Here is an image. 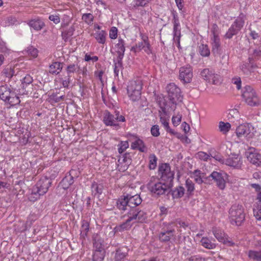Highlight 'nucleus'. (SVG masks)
I'll list each match as a JSON object with an SVG mask.
<instances>
[{
  "label": "nucleus",
  "mask_w": 261,
  "mask_h": 261,
  "mask_svg": "<svg viewBox=\"0 0 261 261\" xmlns=\"http://www.w3.org/2000/svg\"><path fill=\"white\" fill-rule=\"evenodd\" d=\"M142 201L141 198L138 194L131 195L129 194L121 196L117 200L116 206L121 211H125L129 207V211L136 210L138 212L143 211L137 206L140 205Z\"/></svg>",
  "instance_id": "nucleus-1"
},
{
  "label": "nucleus",
  "mask_w": 261,
  "mask_h": 261,
  "mask_svg": "<svg viewBox=\"0 0 261 261\" xmlns=\"http://www.w3.org/2000/svg\"><path fill=\"white\" fill-rule=\"evenodd\" d=\"M127 216L128 219L125 222L117 226L115 228L116 231H122L129 229L132 225V224H131L132 221H133V223H143L145 222V220L147 219V214L144 211L138 212L136 210L128 211Z\"/></svg>",
  "instance_id": "nucleus-2"
},
{
  "label": "nucleus",
  "mask_w": 261,
  "mask_h": 261,
  "mask_svg": "<svg viewBox=\"0 0 261 261\" xmlns=\"http://www.w3.org/2000/svg\"><path fill=\"white\" fill-rule=\"evenodd\" d=\"M51 184V179L46 177L41 178L32 189L30 198L31 200H35L39 198L40 196L45 194L48 191Z\"/></svg>",
  "instance_id": "nucleus-3"
},
{
  "label": "nucleus",
  "mask_w": 261,
  "mask_h": 261,
  "mask_svg": "<svg viewBox=\"0 0 261 261\" xmlns=\"http://www.w3.org/2000/svg\"><path fill=\"white\" fill-rule=\"evenodd\" d=\"M0 98L12 106L18 105L20 102L15 90L6 85L0 86Z\"/></svg>",
  "instance_id": "nucleus-4"
},
{
  "label": "nucleus",
  "mask_w": 261,
  "mask_h": 261,
  "mask_svg": "<svg viewBox=\"0 0 261 261\" xmlns=\"http://www.w3.org/2000/svg\"><path fill=\"white\" fill-rule=\"evenodd\" d=\"M125 118L124 116L119 115V112L115 111L114 115L108 111H105L103 113V122L107 126H113L116 129L120 127L119 122H125Z\"/></svg>",
  "instance_id": "nucleus-5"
},
{
  "label": "nucleus",
  "mask_w": 261,
  "mask_h": 261,
  "mask_svg": "<svg viewBox=\"0 0 261 261\" xmlns=\"http://www.w3.org/2000/svg\"><path fill=\"white\" fill-rule=\"evenodd\" d=\"M230 221L232 224L240 226L245 220L244 208L242 205L234 204L229 211Z\"/></svg>",
  "instance_id": "nucleus-6"
},
{
  "label": "nucleus",
  "mask_w": 261,
  "mask_h": 261,
  "mask_svg": "<svg viewBox=\"0 0 261 261\" xmlns=\"http://www.w3.org/2000/svg\"><path fill=\"white\" fill-rule=\"evenodd\" d=\"M148 190L154 196L163 195L169 189V187L152 177L147 185Z\"/></svg>",
  "instance_id": "nucleus-7"
},
{
  "label": "nucleus",
  "mask_w": 261,
  "mask_h": 261,
  "mask_svg": "<svg viewBox=\"0 0 261 261\" xmlns=\"http://www.w3.org/2000/svg\"><path fill=\"white\" fill-rule=\"evenodd\" d=\"M142 88V83L139 79L132 80L129 82L127 92L128 97L132 101H136L140 98Z\"/></svg>",
  "instance_id": "nucleus-8"
},
{
  "label": "nucleus",
  "mask_w": 261,
  "mask_h": 261,
  "mask_svg": "<svg viewBox=\"0 0 261 261\" xmlns=\"http://www.w3.org/2000/svg\"><path fill=\"white\" fill-rule=\"evenodd\" d=\"M242 96L245 102L250 106H257L259 103L258 98L255 92L250 86H246L244 88Z\"/></svg>",
  "instance_id": "nucleus-9"
},
{
  "label": "nucleus",
  "mask_w": 261,
  "mask_h": 261,
  "mask_svg": "<svg viewBox=\"0 0 261 261\" xmlns=\"http://www.w3.org/2000/svg\"><path fill=\"white\" fill-rule=\"evenodd\" d=\"M166 90L169 99L173 104H176L177 102L181 101L180 89L175 84H168Z\"/></svg>",
  "instance_id": "nucleus-10"
},
{
  "label": "nucleus",
  "mask_w": 261,
  "mask_h": 261,
  "mask_svg": "<svg viewBox=\"0 0 261 261\" xmlns=\"http://www.w3.org/2000/svg\"><path fill=\"white\" fill-rule=\"evenodd\" d=\"M244 24V21L243 18L239 17L235 20L234 22L228 29L227 32L224 35L226 39H231L233 36L238 34L239 32L242 29Z\"/></svg>",
  "instance_id": "nucleus-11"
},
{
  "label": "nucleus",
  "mask_w": 261,
  "mask_h": 261,
  "mask_svg": "<svg viewBox=\"0 0 261 261\" xmlns=\"http://www.w3.org/2000/svg\"><path fill=\"white\" fill-rule=\"evenodd\" d=\"M253 128L249 124H241L237 127L236 133L237 137L239 138H251L254 134L252 132Z\"/></svg>",
  "instance_id": "nucleus-12"
},
{
  "label": "nucleus",
  "mask_w": 261,
  "mask_h": 261,
  "mask_svg": "<svg viewBox=\"0 0 261 261\" xmlns=\"http://www.w3.org/2000/svg\"><path fill=\"white\" fill-rule=\"evenodd\" d=\"M201 75L204 80L214 85H217L220 83V75L215 74L213 70H210L208 68L202 70L201 72Z\"/></svg>",
  "instance_id": "nucleus-13"
},
{
  "label": "nucleus",
  "mask_w": 261,
  "mask_h": 261,
  "mask_svg": "<svg viewBox=\"0 0 261 261\" xmlns=\"http://www.w3.org/2000/svg\"><path fill=\"white\" fill-rule=\"evenodd\" d=\"M226 174L223 172L213 171L207 177V178H212V179L216 183L217 187L221 190H223L226 185L225 178Z\"/></svg>",
  "instance_id": "nucleus-14"
},
{
  "label": "nucleus",
  "mask_w": 261,
  "mask_h": 261,
  "mask_svg": "<svg viewBox=\"0 0 261 261\" xmlns=\"http://www.w3.org/2000/svg\"><path fill=\"white\" fill-rule=\"evenodd\" d=\"M159 174H161V178L167 181L171 182L174 178V173L171 171L169 164H162L159 166Z\"/></svg>",
  "instance_id": "nucleus-15"
},
{
  "label": "nucleus",
  "mask_w": 261,
  "mask_h": 261,
  "mask_svg": "<svg viewBox=\"0 0 261 261\" xmlns=\"http://www.w3.org/2000/svg\"><path fill=\"white\" fill-rule=\"evenodd\" d=\"M213 233L218 241L223 243L227 246L232 247L237 245V243L233 242L231 239L226 237L225 233L221 230L216 228H213Z\"/></svg>",
  "instance_id": "nucleus-16"
},
{
  "label": "nucleus",
  "mask_w": 261,
  "mask_h": 261,
  "mask_svg": "<svg viewBox=\"0 0 261 261\" xmlns=\"http://www.w3.org/2000/svg\"><path fill=\"white\" fill-rule=\"evenodd\" d=\"M158 103L160 108V110H159L160 121L166 129L167 131H168L170 128L169 122L167 119L163 116V114L165 115H167V111L166 109V102L164 98L160 97L158 100Z\"/></svg>",
  "instance_id": "nucleus-17"
},
{
  "label": "nucleus",
  "mask_w": 261,
  "mask_h": 261,
  "mask_svg": "<svg viewBox=\"0 0 261 261\" xmlns=\"http://www.w3.org/2000/svg\"><path fill=\"white\" fill-rule=\"evenodd\" d=\"M193 77L192 68L190 65L181 67L179 71V78L184 83H189Z\"/></svg>",
  "instance_id": "nucleus-18"
},
{
  "label": "nucleus",
  "mask_w": 261,
  "mask_h": 261,
  "mask_svg": "<svg viewBox=\"0 0 261 261\" xmlns=\"http://www.w3.org/2000/svg\"><path fill=\"white\" fill-rule=\"evenodd\" d=\"M247 158L248 161L256 167L261 166V154L254 148H250L247 152Z\"/></svg>",
  "instance_id": "nucleus-19"
},
{
  "label": "nucleus",
  "mask_w": 261,
  "mask_h": 261,
  "mask_svg": "<svg viewBox=\"0 0 261 261\" xmlns=\"http://www.w3.org/2000/svg\"><path fill=\"white\" fill-rule=\"evenodd\" d=\"M217 28L216 24H214L213 30L212 31L213 37L212 38V53L216 55L219 54L220 50V39L218 35L215 32V30Z\"/></svg>",
  "instance_id": "nucleus-20"
},
{
  "label": "nucleus",
  "mask_w": 261,
  "mask_h": 261,
  "mask_svg": "<svg viewBox=\"0 0 261 261\" xmlns=\"http://www.w3.org/2000/svg\"><path fill=\"white\" fill-rule=\"evenodd\" d=\"M115 48L116 49V51L118 54L117 59H118V65H121L125 50L124 47V41L122 39L119 38L118 42L115 45Z\"/></svg>",
  "instance_id": "nucleus-21"
},
{
  "label": "nucleus",
  "mask_w": 261,
  "mask_h": 261,
  "mask_svg": "<svg viewBox=\"0 0 261 261\" xmlns=\"http://www.w3.org/2000/svg\"><path fill=\"white\" fill-rule=\"evenodd\" d=\"M223 163L227 166L235 168L240 167L242 164L241 158L239 155L237 154L229 156L227 159L225 160V161L223 162Z\"/></svg>",
  "instance_id": "nucleus-22"
},
{
  "label": "nucleus",
  "mask_w": 261,
  "mask_h": 261,
  "mask_svg": "<svg viewBox=\"0 0 261 261\" xmlns=\"http://www.w3.org/2000/svg\"><path fill=\"white\" fill-rule=\"evenodd\" d=\"M27 24L29 27L37 31L41 30L45 27L44 22L39 18L32 19L28 21Z\"/></svg>",
  "instance_id": "nucleus-23"
},
{
  "label": "nucleus",
  "mask_w": 261,
  "mask_h": 261,
  "mask_svg": "<svg viewBox=\"0 0 261 261\" xmlns=\"http://www.w3.org/2000/svg\"><path fill=\"white\" fill-rule=\"evenodd\" d=\"M103 240L97 233L93 236V250H105L103 248Z\"/></svg>",
  "instance_id": "nucleus-24"
},
{
  "label": "nucleus",
  "mask_w": 261,
  "mask_h": 261,
  "mask_svg": "<svg viewBox=\"0 0 261 261\" xmlns=\"http://www.w3.org/2000/svg\"><path fill=\"white\" fill-rule=\"evenodd\" d=\"M72 172V171H70L69 175L65 176L60 184L64 190L68 189L74 182L73 177L71 175Z\"/></svg>",
  "instance_id": "nucleus-25"
},
{
  "label": "nucleus",
  "mask_w": 261,
  "mask_h": 261,
  "mask_svg": "<svg viewBox=\"0 0 261 261\" xmlns=\"http://www.w3.org/2000/svg\"><path fill=\"white\" fill-rule=\"evenodd\" d=\"M131 147L133 149H137L140 151L142 152L147 151V148L144 145L143 141L140 139H138L135 141L133 142L131 144Z\"/></svg>",
  "instance_id": "nucleus-26"
},
{
  "label": "nucleus",
  "mask_w": 261,
  "mask_h": 261,
  "mask_svg": "<svg viewBox=\"0 0 261 261\" xmlns=\"http://www.w3.org/2000/svg\"><path fill=\"white\" fill-rule=\"evenodd\" d=\"M62 68V63L55 62L49 66V72L53 74H58L61 71Z\"/></svg>",
  "instance_id": "nucleus-27"
},
{
  "label": "nucleus",
  "mask_w": 261,
  "mask_h": 261,
  "mask_svg": "<svg viewBox=\"0 0 261 261\" xmlns=\"http://www.w3.org/2000/svg\"><path fill=\"white\" fill-rule=\"evenodd\" d=\"M248 256L253 261H261V250H250L248 252Z\"/></svg>",
  "instance_id": "nucleus-28"
},
{
  "label": "nucleus",
  "mask_w": 261,
  "mask_h": 261,
  "mask_svg": "<svg viewBox=\"0 0 261 261\" xmlns=\"http://www.w3.org/2000/svg\"><path fill=\"white\" fill-rule=\"evenodd\" d=\"M174 229L162 232L159 235V239L162 242H166L170 241L171 238L173 236Z\"/></svg>",
  "instance_id": "nucleus-29"
},
{
  "label": "nucleus",
  "mask_w": 261,
  "mask_h": 261,
  "mask_svg": "<svg viewBox=\"0 0 261 261\" xmlns=\"http://www.w3.org/2000/svg\"><path fill=\"white\" fill-rule=\"evenodd\" d=\"M89 230V223L88 221L83 220L82 221V224L81 228V234L80 237L85 239L87 236L88 232Z\"/></svg>",
  "instance_id": "nucleus-30"
},
{
  "label": "nucleus",
  "mask_w": 261,
  "mask_h": 261,
  "mask_svg": "<svg viewBox=\"0 0 261 261\" xmlns=\"http://www.w3.org/2000/svg\"><path fill=\"white\" fill-rule=\"evenodd\" d=\"M91 190L92 194L95 196H99L102 192L103 186L100 184L94 182L91 185Z\"/></svg>",
  "instance_id": "nucleus-31"
},
{
  "label": "nucleus",
  "mask_w": 261,
  "mask_h": 261,
  "mask_svg": "<svg viewBox=\"0 0 261 261\" xmlns=\"http://www.w3.org/2000/svg\"><path fill=\"white\" fill-rule=\"evenodd\" d=\"M105 250H93V261H102L105 257Z\"/></svg>",
  "instance_id": "nucleus-32"
},
{
  "label": "nucleus",
  "mask_w": 261,
  "mask_h": 261,
  "mask_svg": "<svg viewBox=\"0 0 261 261\" xmlns=\"http://www.w3.org/2000/svg\"><path fill=\"white\" fill-rule=\"evenodd\" d=\"M107 33L104 31L96 32L94 34V38L99 43L104 44L106 42Z\"/></svg>",
  "instance_id": "nucleus-33"
},
{
  "label": "nucleus",
  "mask_w": 261,
  "mask_h": 261,
  "mask_svg": "<svg viewBox=\"0 0 261 261\" xmlns=\"http://www.w3.org/2000/svg\"><path fill=\"white\" fill-rule=\"evenodd\" d=\"M199 54L202 57H208L210 55V50L206 44H201L198 47Z\"/></svg>",
  "instance_id": "nucleus-34"
},
{
  "label": "nucleus",
  "mask_w": 261,
  "mask_h": 261,
  "mask_svg": "<svg viewBox=\"0 0 261 261\" xmlns=\"http://www.w3.org/2000/svg\"><path fill=\"white\" fill-rule=\"evenodd\" d=\"M185 193V189L182 187H178L172 191L173 198H178L183 196Z\"/></svg>",
  "instance_id": "nucleus-35"
},
{
  "label": "nucleus",
  "mask_w": 261,
  "mask_h": 261,
  "mask_svg": "<svg viewBox=\"0 0 261 261\" xmlns=\"http://www.w3.org/2000/svg\"><path fill=\"white\" fill-rule=\"evenodd\" d=\"M202 245L207 249H212L216 247V245L214 243H212L208 239L206 238H202L201 240Z\"/></svg>",
  "instance_id": "nucleus-36"
},
{
  "label": "nucleus",
  "mask_w": 261,
  "mask_h": 261,
  "mask_svg": "<svg viewBox=\"0 0 261 261\" xmlns=\"http://www.w3.org/2000/svg\"><path fill=\"white\" fill-rule=\"evenodd\" d=\"M231 125L229 123H225L223 121H220L219 124V128L220 132L223 134H226L230 129Z\"/></svg>",
  "instance_id": "nucleus-37"
},
{
  "label": "nucleus",
  "mask_w": 261,
  "mask_h": 261,
  "mask_svg": "<svg viewBox=\"0 0 261 261\" xmlns=\"http://www.w3.org/2000/svg\"><path fill=\"white\" fill-rule=\"evenodd\" d=\"M74 31V28L73 26H71L68 28V29L62 33V36L63 39L66 41L68 38L72 36Z\"/></svg>",
  "instance_id": "nucleus-38"
},
{
  "label": "nucleus",
  "mask_w": 261,
  "mask_h": 261,
  "mask_svg": "<svg viewBox=\"0 0 261 261\" xmlns=\"http://www.w3.org/2000/svg\"><path fill=\"white\" fill-rule=\"evenodd\" d=\"M79 67L77 64H71L67 66L66 68V71L67 74L71 75L72 73L78 71Z\"/></svg>",
  "instance_id": "nucleus-39"
},
{
  "label": "nucleus",
  "mask_w": 261,
  "mask_h": 261,
  "mask_svg": "<svg viewBox=\"0 0 261 261\" xmlns=\"http://www.w3.org/2000/svg\"><path fill=\"white\" fill-rule=\"evenodd\" d=\"M25 51L28 55L33 58H36L38 56V50L32 46H29Z\"/></svg>",
  "instance_id": "nucleus-40"
},
{
  "label": "nucleus",
  "mask_w": 261,
  "mask_h": 261,
  "mask_svg": "<svg viewBox=\"0 0 261 261\" xmlns=\"http://www.w3.org/2000/svg\"><path fill=\"white\" fill-rule=\"evenodd\" d=\"M126 256V253L122 251L121 249L116 250L115 261H123Z\"/></svg>",
  "instance_id": "nucleus-41"
},
{
  "label": "nucleus",
  "mask_w": 261,
  "mask_h": 261,
  "mask_svg": "<svg viewBox=\"0 0 261 261\" xmlns=\"http://www.w3.org/2000/svg\"><path fill=\"white\" fill-rule=\"evenodd\" d=\"M196 157L203 161H207L210 159V155L203 151H199L196 154Z\"/></svg>",
  "instance_id": "nucleus-42"
},
{
  "label": "nucleus",
  "mask_w": 261,
  "mask_h": 261,
  "mask_svg": "<svg viewBox=\"0 0 261 261\" xmlns=\"http://www.w3.org/2000/svg\"><path fill=\"white\" fill-rule=\"evenodd\" d=\"M157 158L154 154H151L149 156V168L150 169H154L156 166Z\"/></svg>",
  "instance_id": "nucleus-43"
},
{
  "label": "nucleus",
  "mask_w": 261,
  "mask_h": 261,
  "mask_svg": "<svg viewBox=\"0 0 261 261\" xmlns=\"http://www.w3.org/2000/svg\"><path fill=\"white\" fill-rule=\"evenodd\" d=\"M3 73L9 79L11 78L14 74V70L11 67L5 68L3 71Z\"/></svg>",
  "instance_id": "nucleus-44"
},
{
  "label": "nucleus",
  "mask_w": 261,
  "mask_h": 261,
  "mask_svg": "<svg viewBox=\"0 0 261 261\" xmlns=\"http://www.w3.org/2000/svg\"><path fill=\"white\" fill-rule=\"evenodd\" d=\"M173 37L181 36L180 23L173 24Z\"/></svg>",
  "instance_id": "nucleus-45"
},
{
  "label": "nucleus",
  "mask_w": 261,
  "mask_h": 261,
  "mask_svg": "<svg viewBox=\"0 0 261 261\" xmlns=\"http://www.w3.org/2000/svg\"><path fill=\"white\" fill-rule=\"evenodd\" d=\"M148 4L146 0H135L133 2V6L135 8L145 7Z\"/></svg>",
  "instance_id": "nucleus-46"
},
{
  "label": "nucleus",
  "mask_w": 261,
  "mask_h": 261,
  "mask_svg": "<svg viewBox=\"0 0 261 261\" xmlns=\"http://www.w3.org/2000/svg\"><path fill=\"white\" fill-rule=\"evenodd\" d=\"M94 17L91 13H85L82 16V19L87 23H90L93 21Z\"/></svg>",
  "instance_id": "nucleus-47"
},
{
  "label": "nucleus",
  "mask_w": 261,
  "mask_h": 261,
  "mask_svg": "<svg viewBox=\"0 0 261 261\" xmlns=\"http://www.w3.org/2000/svg\"><path fill=\"white\" fill-rule=\"evenodd\" d=\"M186 187L188 192L191 193L194 190V184L190 179H187L186 181Z\"/></svg>",
  "instance_id": "nucleus-48"
},
{
  "label": "nucleus",
  "mask_w": 261,
  "mask_h": 261,
  "mask_svg": "<svg viewBox=\"0 0 261 261\" xmlns=\"http://www.w3.org/2000/svg\"><path fill=\"white\" fill-rule=\"evenodd\" d=\"M151 134L153 137H158L160 135V128L159 125H154L151 128Z\"/></svg>",
  "instance_id": "nucleus-49"
},
{
  "label": "nucleus",
  "mask_w": 261,
  "mask_h": 261,
  "mask_svg": "<svg viewBox=\"0 0 261 261\" xmlns=\"http://www.w3.org/2000/svg\"><path fill=\"white\" fill-rule=\"evenodd\" d=\"M71 77L72 75L67 74V75L62 80V85L64 88L68 87L69 84L72 81Z\"/></svg>",
  "instance_id": "nucleus-50"
},
{
  "label": "nucleus",
  "mask_w": 261,
  "mask_h": 261,
  "mask_svg": "<svg viewBox=\"0 0 261 261\" xmlns=\"http://www.w3.org/2000/svg\"><path fill=\"white\" fill-rule=\"evenodd\" d=\"M143 43L144 44V45H143L144 47L142 49H143L148 54L151 53V46L149 43L147 37H146V41H145V42Z\"/></svg>",
  "instance_id": "nucleus-51"
},
{
  "label": "nucleus",
  "mask_w": 261,
  "mask_h": 261,
  "mask_svg": "<svg viewBox=\"0 0 261 261\" xmlns=\"http://www.w3.org/2000/svg\"><path fill=\"white\" fill-rule=\"evenodd\" d=\"M129 144L127 141H122L120 143V146L118 148L119 153H122L124 152L128 147Z\"/></svg>",
  "instance_id": "nucleus-52"
},
{
  "label": "nucleus",
  "mask_w": 261,
  "mask_h": 261,
  "mask_svg": "<svg viewBox=\"0 0 261 261\" xmlns=\"http://www.w3.org/2000/svg\"><path fill=\"white\" fill-rule=\"evenodd\" d=\"M253 214L258 220H261V206H258L256 208L253 209Z\"/></svg>",
  "instance_id": "nucleus-53"
},
{
  "label": "nucleus",
  "mask_w": 261,
  "mask_h": 261,
  "mask_svg": "<svg viewBox=\"0 0 261 261\" xmlns=\"http://www.w3.org/2000/svg\"><path fill=\"white\" fill-rule=\"evenodd\" d=\"M145 41H146V37H144L143 38V41L141 42H138L136 45V47H133L132 48V50L135 49V50H141L144 48V44L143 43L145 42Z\"/></svg>",
  "instance_id": "nucleus-54"
},
{
  "label": "nucleus",
  "mask_w": 261,
  "mask_h": 261,
  "mask_svg": "<svg viewBox=\"0 0 261 261\" xmlns=\"http://www.w3.org/2000/svg\"><path fill=\"white\" fill-rule=\"evenodd\" d=\"M33 80L31 76L30 75H27L23 79V81L22 82V84L23 85V87L24 86V85H27L31 84L33 82Z\"/></svg>",
  "instance_id": "nucleus-55"
},
{
  "label": "nucleus",
  "mask_w": 261,
  "mask_h": 261,
  "mask_svg": "<svg viewBox=\"0 0 261 261\" xmlns=\"http://www.w3.org/2000/svg\"><path fill=\"white\" fill-rule=\"evenodd\" d=\"M109 36L112 39H115L117 37V29L116 27L111 28L110 31Z\"/></svg>",
  "instance_id": "nucleus-56"
},
{
  "label": "nucleus",
  "mask_w": 261,
  "mask_h": 261,
  "mask_svg": "<svg viewBox=\"0 0 261 261\" xmlns=\"http://www.w3.org/2000/svg\"><path fill=\"white\" fill-rule=\"evenodd\" d=\"M249 65L248 64H243L240 66L241 70L246 75H248L250 73V71L248 68Z\"/></svg>",
  "instance_id": "nucleus-57"
},
{
  "label": "nucleus",
  "mask_w": 261,
  "mask_h": 261,
  "mask_svg": "<svg viewBox=\"0 0 261 261\" xmlns=\"http://www.w3.org/2000/svg\"><path fill=\"white\" fill-rule=\"evenodd\" d=\"M200 174L199 171L196 170L194 173V180L198 184H201L203 182V180L200 176L199 175Z\"/></svg>",
  "instance_id": "nucleus-58"
},
{
  "label": "nucleus",
  "mask_w": 261,
  "mask_h": 261,
  "mask_svg": "<svg viewBox=\"0 0 261 261\" xmlns=\"http://www.w3.org/2000/svg\"><path fill=\"white\" fill-rule=\"evenodd\" d=\"M206 259L205 258L201 257V256L197 255H193L191 256L189 258H188V261H205Z\"/></svg>",
  "instance_id": "nucleus-59"
},
{
  "label": "nucleus",
  "mask_w": 261,
  "mask_h": 261,
  "mask_svg": "<svg viewBox=\"0 0 261 261\" xmlns=\"http://www.w3.org/2000/svg\"><path fill=\"white\" fill-rule=\"evenodd\" d=\"M122 68V63L121 65H118V59H117V62L115 64V67L114 69V72L115 76H118L119 74V68Z\"/></svg>",
  "instance_id": "nucleus-60"
},
{
  "label": "nucleus",
  "mask_w": 261,
  "mask_h": 261,
  "mask_svg": "<svg viewBox=\"0 0 261 261\" xmlns=\"http://www.w3.org/2000/svg\"><path fill=\"white\" fill-rule=\"evenodd\" d=\"M181 116L177 115L176 116H173L172 118V121L174 125H178L181 121Z\"/></svg>",
  "instance_id": "nucleus-61"
},
{
  "label": "nucleus",
  "mask_w": 261,
  "mask_h": 261,
  "mask_svg": "<svg viewBox=\"0 0 261 261\" xmlns=\"http://www.w3.org/2000/svg\"><path fill=\"white\" fill-rule=\"evenodd\" d=\"M49 19L53 21L55 24H58L60 21V19L59 16L51 15L49 16Z\"/></svg>",
  "instance_id": "nucleus-62"
},
{
  "label": "nucleus",
  "mask_w": 261,
  "mask_h": 261,
  "mask_svg": "<svg viewBox=\"0 0 261 261\" xmlns=\"http://www.w3.org/2000/svg\"><path fill=\"white\" fill-rule=\"evenodd\" d=\"M233 84L237 85V88L238 89H240L241 87V80L240 77L238 78H233L232 80Z\"/></svg>",
  "instance_id": "nucleus-63"
},
{
  "label": "nucleus",
  "mask_w": 261,
  "mask_h": 261,
  "mask_svg": "<svg viewBox=\"0 0 261 261\" xmlns=\"http://www.w3.org/2000/svg\"><path fill=\"white\" fill-rule=\"evenodd\" d=\"M261 56V50L259 49H255L253 50L252 58L258 59Z\"/></svg>",
  "instance_id": "nucleus-64"
}]
</instances>
